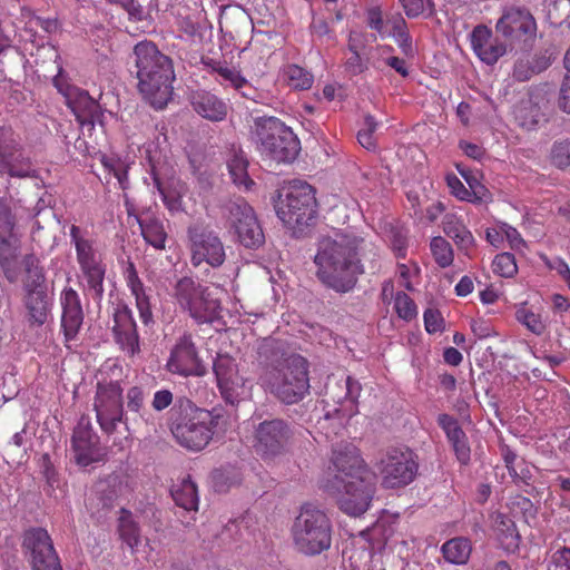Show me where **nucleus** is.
<instances>
[{
  "instance_id": "obj_22",
  "label": "nucleus",
  "mask_w": 570,
  "mask_h": 570,
  "mask_svg": "<svg viewBox=\"0 0 570 570\" xmlns=\"http://www.w3.org/2000/svg\"><path fill=\"white\" fill-rule=\"evenodd\" d=\"M112 330L117 344L125 353L134 356L140 351L137 325L128 306L116 308Z\"/></svg>"
},
{
  "instance_id": "obj_18",
  "label": "nucleus",
  "mask_w": 570,
  "mask_h": 570,
  "mask_svg": "<svg viewBox=\"0 0 570 570\" xmlns=\"http://www.w3.org/2000/svg\"><path fill=\"white\" fill-rule=\"evenodd\" d=\"M190 243V261L197 267L203 263L216 268L225 262V248L218 235L202 225L195 224L188 227Z\"/></svg>"
},
{
  "instance_id": "obj_48",
  "label": "nucleus",
  "mask_w": 570,
  "mask_h": 570,
  "mask_svg": "<svg viewBox=\"0 0 570 570\" xmlns=\"http://www.w3.org/2000/svg\"><path fill=\"white\" fill-rule=\"evenodd\" d=\"M394 309L399 317L410 321L416 316V305L413 299L404 292L396 293L394 297Z\"/></svg>"
},
{
  "instance_id": "obj_43",
  "label": "nucleus",
  "mask_w": 570,
  "mask_h": 570,
  "mask_svg": "<svg viewBox=\"0 0 570 570\" xmlns=\"http://www.w3.org/2000/svg\"><path fill=\"white\" fill-rule=\"evenodd\" d=\"M100 163L106 170L117 178L119 187L122 190H126L129 186L128 165L122 159L114 155H102L100 157Z\"/></svg>"
},
{
  "instance_id": "obj_24",
  "label": "nucleus",
  "mask_w": 570,
  "mask_h": 570,
  "mask_svg": "<svg viewBox=\"0 0 570 570\" xmlns=\"http://www.w3.org/2000/svg\"><path fill=\"white\" fill-rule=\"evenodd\" d=\"M8 131L0 129V171L14 177H29L33 169L30 161L22 157L13 140L8 139Z\"/></svg>"
},
{
  "instance_id": "obj_59",
  "label": "nucleus",
  "mask_w": 570,
  "mask_h": 570,
  "mask_svg": "<svg viewBox=\"0 0 570 570\" xmlns=\"http://www.w3.org/2000/svg\"><path fill=\"white\" fill-rule=\"evenodd\" d=\"M139 317L145 325L154 323L149 298L146 294L135 297Z\"/></svg>"
},
{
  "instance_id": "obj_36",
  "label": "nucleus",
  "mask_w": 570,
  "mask_h": 570,
  "mask_svg": "<svg viewBox=\"0 0 570 570\" xmlns=\"http://www.w3.org/2000/svg\"><path fill=\"white\" fill-rule=\"evenodd\" d=\"M171 497L177 505L187 511H196L198 509L197 487L189 476L184 478L173 488Z\"/></svg>"
},
{
  "instance_id": "obj_37",
  "label": "nucleus",
  "mask_w": 570,
  "mask_h": 570,
  "mask_svg": "<svg viewBox=\"0 0 570 570\" xmlns=\"http://www.w3.org/2000/svg\"><path fill=\"white\" fill-rule=\"evenodd\" d=\"M147 158L151 166L153 171V179L156 188L158 189L159 194L161 195L163 202L165 203L166 207L170 212H178L181 208V202L180 198L171 195L170 193H167L164 187L161 186V183L156 174L155 164L160 160V151L157 150V148H154L153 144H148L145 147Z\"/></svg>"
},
{
  "instance_id": "obj_10",
  "label": "nucleus",
  "mask_w": 570,
  "mask_h": 570,
  "mask_svg": "<svg viewBox=\"0 0 570 570\" xmlns=\"http://www.w3.org/2000/svg\"><path fill=\"white\" fill-rule=\"evenodd\" d=\"M278 218L288 227H303L311 224L316 215V199L313 187L301 180L293 181L276 205Z\"/></svg>"
},
{
  "instance_id": "obj_27",
  "label": "nucleus",
  "mask_w": 570,
  "mask_h": 570,
  "mask_svg": "<svg viewBox=\"0 0 570 570\" xmlns=\"http://www.w3.org/2000/svg\"><path fill=\"white\" fill-rule=\"evenodd\" d=\"M547 100L540 95H530L522 99L514 108V118L517 122L527 130L535 129L537 126L546 121Z\"/></svg>"
},
{
  "instance_id": "obj_42",
  "label": "nucleus",
  "mask_w": 570,
  "mask_h": 570,
  "mask_svg": "<svg viewBox=\"0 0 570 570\" xmlns=\"http://www.w3.org/2000/svg\"><path fill=\"white\" fill-rule=\"evenodd\" d=\"M515 318L535 335H542L547 328L541 315L533 312L527 303H522L517 307Z\"/></svg>"
},
{
  "instance_id": "obj_50",
  "label": "nucleus",
  "mask_w": 570,
  "mask_h": 570,
  "mask_svg": "<svg viewBox=\"0 0 570 570\" xmlns=\"http://www.w3.org/2000/svg\"><path fill=\"white\" fill-rule=\"evenodd\" d=\"M548 570H570V548L557 549L550 557Z\"/></svg>"
},
{
  "instance_id": "obj_32",
  "label": "nucleus",
  "mask_w": 570,
  "mask_h": 570,
  "mask_svg": "<svg viewBox=\"0 0 570 570\" xmlns=\"http://www.w3.org/2000/svg\"><path fill=\"white\" fill-rule=\"evenodd\" d=\"M24 306L28 311L30 324L41 326L47 322L51 299L47 291L29 292L24 295Z\"/></svg>"
},
{
  "instance_id": "obj_46",
  "label": "nucleus",
  "mask_w": 570,
  "mask_h": 570,
  "mask_svg": "<svg viewBox=\"0 0 570 570\" xmlns=\"http://www.w3.org/2000/svg\"><path fill=\"white\" fill-rule=\"evenodd\" d=\"M492 268L502 277H512L518 272L515 258L510 253L498 254L493 259Z\"/></svg>"
},
{
  "instance_id": "obj_21",
  "label": "nucleus",
  "mask_w": 570,
  "mask_h": 570,
  "mask_svg": "<svg viewBox=\"0 0 570 570\" xmlns=\"http://www.w3.org/2000/svg\"><path fill=\"white\" fill-rule=\"evenodd\" d=\"M61 327L67 343L75 341L83 323V309L79 294L66 287L60 294Z\"/></svg>"
},
{
  "instance_id": "obj_62",
  "label": "nucleus",
  "mask_w": 570,
  "mask_h": 570,
  "mask_svg": "<svg viewBox=\"0 0 570 570\" xmlns=\"http://www.w3.org/2000/svg\"><path fill=\"white\" fill-rule=\"evenodd\" d=\"M391 247L396 257L404 258L407 248L406 235L402 232H395L391 238Z\"/></svg>"
},
{
  "instance_id": "obj_63",
  "label": "nucleus",
  "mask_w": 570,
  "mask_h": 570,
  "mask_svg": "<svg viewBox=\"0 0 570 570\" xmlns=\"http://www.w3.org/2000/svg\"><path fill=\"white\" fill-rule=\"evenodd\" d=\"M400 2L409 18H416L425 10L424 0H400Z\"/></svg>"
},
{
  "instance_id": "obj_5",
  "label": "nucleus",
  "mask_w": 570,
  "mask_h": 570,
  "mask_svg": "<svg viewBox=\"0 0 570 570\" xmlns=\"http://www.w3.org/2000/svg\"><path fill=\"white\" fill-rule=\"evenodd\" d=\"M101 380L97 384L94 407L97 421L106 433H112L122 422V386L120 381L124 368L117 360H107L100 368Z\"/></svg>"
},
{
  "instance_id": "obj_16",
  "label": "nucleus",
  "mask_w": 570,
  "mask_h": 570,
  "mask_svg": "<svg viewBox=\"0 0 570 570\" xmlns=\"http://www.w3.org/2000/svg\"><path fill=\"white\" fill-rule=\"evenodd\" d=\"M227 222L234 229L239 243L247 248H257L264 244L265 236L254 209L243 199L232 200L226 206Z\"/></svg>"
},
{
  "instance_id": "obj_4",
  "label": "nucleus",
  "mask_w": 570,
  "mask_h": 570,
  "mask_svg": "<svg viewBox=\"0 0 570 570\" xmlns=\"http://www.w3.org/2000/svg\"><path fill=\"white\" fill-rule=\"evenodd\" d=\"M175 406L180 415L173 419L171 433L181 446L190 451H202L214 435L225 433L230 425L220 410L197 407L188 399H179Z\"/></svg>"
},
{
  "instance_id": "obj_60",
  "label": "nucleus",
  "mask_w": 570,
  "mask_h": 570,
  "mask_svg": "<svg viewBox=\"0 0 570 570\" xmlns=\"http://www.w3.org/2000/svg\"><path fill=\"white\" fill-rule=\"evenodd\" d=\"M173 402H174L173 393L167 389H163V390H158L155 392L153 401H151V406L155 411L160 412V411L166 410L169 405H171Z\"/></svg>"
},
{
  "instance_id": "obj_51",
  "label": "nucleus",
  "mask_w": 570,
  "mask_h": 570,
  "mask_svg": "<svg viewBox=\"0 0 570 570\" xmlns=\"http://www.w3.org/2000/svg\"><path fill=\"white\" fill-rule=\"evenodd\" d=\"M390 37H392L395 40L404 56L410 58L414 57L415 50L407 27L396 32H390Z\"/></svg>"
},
{
  "instance_id": "obj_8",
  "label": "nucleus",
  "mask_w": 570,
  "mask_h": 570,
  "mask_svg": "<svg viewBox=\"0 0 570 570\" xmlns=\"http://www.w3.org/2000/svg\"><path fill=\"white\" fill-rule=\"evenodd\" d=\"M173 296L179 307L188 312L197 323H213L219 317L222 309L219 299L191 277L178 279L174 286Z\"/></svg>"
},
{
  "instance_id": "obj_7",
  "label": "nucleus",
  "mask_w": 570,
  "mask_h": 570,
  "mask_svg": "<svg viewBox=\"0 0 570 570\" xmlns=\"http://www.w3.org/2000/svg\"><path fill=\"white\" fill-rule=\"evenodd\" d=\"M253 139L262 156L277 163L293 161L301 149L299 140L293 130L274 117L255 121Z\"/></svg>"
},
{
  "instance_id": "obj_34",
  "label": "nucleus",
  "mask_w": 570,
  "mask_h": 570,
  "mask_svg": "<svg viewBox=\"0 0 570 570\" xmlns=\"http://www.w3.org/2000/svg\"><path fill=\"white\" fill-rule=\"evenodd\" d=\"M247 167L248 160L244 151L240 149H233L227 160V168L233 183L238 187H243L245 190H248L254 184L248 176Z\"/></svg>"
},
{
  "instance_id": "obj_15",
  "label": "nucleus",
  "mask_w": 570,
  "mask_h": 570,
  "mask_svg": "<svg viewBox=\"0 0 570 570\" xmlns=\"http://www.w3.org/2000/svg\"><path fill=\"white\" fill-rule=\"evenodd\" d=\"M21 548L32 570H62L52 539L43 528H30L22 534Z\"/></svg>"
},
{
  "instance_id": "obj_35",
  "label": "nucleus",
  "mask_w": 570,
  "mask_h": 570,
  "mask_svg": "<svg viewBox=\"0 0 570 570\" xmlns=\"http://www.w3.org/2000/svg\"><path fill=\"white\" fill-rule=\"evenodd\" d=\"M26 276L23 278L24 293L47 291L46 276L39 259L35 255H27L23 261Z\"/></svg>"
},
{
  "instance_id": "obj_41",
  "label": "nucleus",
  "mask_w": 570,
  "mask_h": 570,
  "mask_svg": "<svg viewBox=\"0 0 570 570\" xmlns=\"http://www.w3.org/2000/svg\"><path fill=\"white\" fill-rule=\"evenodd\" d=\"M430 250L439 267L446 268L453 264L454 250L444 237H432L430 240Z\"/></svg>"
},
{
  "instance_id": "obj_1",
  "label": "nucleus",
  "mask_w": 570,
  "mask_h": 570,
  "mask_svg": "<svg viewBox=\"0 0 570 570\" xmlns=\"http://www.w3.org/2000/svg\"><path fill=\"white\" fill-rule=\"evenodd\" d=\"M377 257L375 246L357 235L334 233L318 239L314 263L317 277L323 284L336 292L346 293L355 286L366 263L372 272L377 268Z\"/></svg>"
},
{
  "instance_id": "obj_44",
  "label": "nucleus",
  "mask_w": 570,
  "mask_h": 570,
  "mask_svg": "<svg viewBox=\"0 0 570 570\" xmlns=\"http://www.w3.org/2000/svg\"><path fill=\"white\" fill-rule=\"evenodd\" d=\"M288 86L297 90H307L312 87L313 75L297 65H291L285 69Z\"/></svg>"
},
{
  "instance_id": "obj_30",
  "label": "nucleus",
  "mask_w": 570,
  "mask_h": 570,
  "mask_svg": "<svg viewBox=\"0 0 570 570\" xmlns=\"http://www.w3.org/2000/svg\"><path fill=\"white\" fill-rule=\"evenodd\" d=\"M210 68L212 72L216 76V81L223 87H232L239 91L243 97L252 98L253 88L235 67L228 66L226 62L214 61L210 63Z\"/></svg>"
},
{
  "instance_id": "obj_49",
  "label": "nucleus",
  "mask_w": 570,
  "mask_h": 570,
  "mask_svg": "<svg viewBox=\"0 0 570 570\" xmlns=\"http://www.w3.org/2000/svg\"><path fill=\"white\" fill-rule=\"evenodd\" d=\"M16 219L11 213L10 206L0 199V238L16 235Z\"/></svg>"
},
{
  "instance_id": "obj_12",
  "label": "nucleus",
  "mask_w": 570,
  "mask_h": 570,
  "mask_svg": "<svg viewBox=\"0 0 570 570\" xmlns=\"http://www.w3.org/2000/svg\"><path fill=\"white\" fill-rule=\"evenodd\" d=\"M414 453L405 448H392L386 451L379 464L382 487L399 489L410 484L417 473Z\"/></svg>"
},
{
  "instance_id": "obj_56",
  "label": "nucleus",
  "mask_w": 570,
  "mask_h": 570,
  "mask_svg": "<svg viewBox=\"0 0 570 570\" xmlns=\"http://www.w3.org/2000/svg\"><path fill=\"white\" fill-rule=\"evenodd\" d=\"M446 183L451 193L461 200H470L472 191L455 175H448Z\"/></svg>"
},
{
  "instance_id": "obj_29",
  "label": "nucleus",
  "mask_w": 570,
  "mask_h": 570,
  "mask_svg": "<svg viewBox=\"0 0 570 570\" xmlns=\"http://www.w3.org/2000/svg\"><path fill=\"white\" fill-rule=\"evenodd\" d=\"M442 229L450 237L458 249L470 257L475 246V238L465 224L455 214H445L442 219Z\"/></svg>"
},
{
  "instance_id": "obj_64",
  "label": "nucleus",
  "mask_w": 570,
  "mask_h": 570,
  "mask_svg": "<svg viewBox=\"0 0 570 570\" xmlns=\"http://www.w3.org/2000/svg\"><path fill=\"white\" fill-rule=\"evenodd\" d=\"M559 107L570 114V75L566 76L560 89Z\"/></svg>"
},
{
  "instance_id": "obj_61",
  "label": "nucleus",
  "mask_w": 570,
  "mask_h": 570,
  "mask_svg": "<svg viewBox=\"0 0 570 570\" xmlns=\"http://www.w3.org/2000/svg\"><path fill=\"white\" fill-rule=\"evenodd\" d=\"M111 3H119L128 12L129 17L134 20L144 19V8L136 0H107Z\"/></svg>"
},
{
  "instance_id": "obj_11",
  "label": "nucleus",
  "mask_w": 570,
  "mask_h": 570,
  "mask_svg": "<svg viewBox=\"0 0 570 570\" xmlns=\"http://www.w3.org/2000/svg\"><path fill=\"white\" fill-rule=\"evenodd\" d=\"M325 488L335 497L340 510L352 517L365 513L375 494V482L371 473L343 482L326 483Z\"/></svg>"
},
{
  "instance_id": "obj_57",
  "label": "nucleus",
  "mask_w": 570,
  "mask_h": 570,
  "mask_svg": "<svg viewBox=\"0 0 570 570\" xmlns=\"http://www.w3.org/2000/svg\"><path fill=\"white\" fill-rule=\"evenodd\" d=\"M127 407L131 412H139L144 406V391L139 386H132L127 391Z\"/></svg>"
},
{
  "instance_id": "obj_58",
  "label": "nucleus",
  "mask_w": 570,
  "mask_h": 570,
  "mask_svg": "<svg viewBox=\"0 0 570 570\" xmlns=\"http://www.w3.org/2000/svg\"><path fill=\"white\" fill-rule=\"evenodd\" d=\"M504 239L509 243L510 247L514 250H522L525 247V242L521 234L512 226L503 223Z\"/></svg>"
},
{
  "instance_id": "obj_19",
  "label": "nucleus",
  "mask_w": 570,
  "mask_h": 570,
  "mask_svg": "<svg viewBox=\"0 0 570 570\" xmlns=\"http://www.w3.org/2000/svg\"><path fill=\"white\" fill-rule=\"evenodd\" d=\"M328 469L333 471V476L327 483L370 474L357 448L352 443H340L333 449Z\"/></svg>"
},
{
  "instance_id": "obj_47",
  "label": "nucleus",
  "mask_w": 570,
  "mask_h": 570,
  "mask_svg": "<svg viewBox=\"0 0 570 570\" xmlns=\"http://www.w3.org/2000/svg\"><path fill=\"white\" fill-rule=\"evenodd\" d=\"M377 127L379 122L374 119V117L367 115L364 118V125L363 128L360 129L357 134V140L367 150L374 149L376 146V139L374 137V134Z\"/></svg>"
},
{
  "instance_id": "obj_2",
  "label": "nucleus",
  "mask_w": 570,
  "mask_h": 570,
  "mask_svg": "<svg viewBox=\"0 0 570 570\" xmlns=\"http://www.w3.org/2000/svg\"><path fill=\"white\" fill-rule=\"evenodd\" d=\"M261 354L258 384L285 404L302 401L309 390L307 361L284 352L274 341L265 342Z\"/></svg>"
},
{
  "instance_id": "obj_40",
  "label": "nucleus",
  "mask_w": 570,
  "mask_h": 570,
  "mask_svg": "<svg viewBox=\"0 0 570 570\" xmlns=\"http://www.w3.org/2000/svg\"><path fill=\"white\" fill-rule=\"evenodd\" d=\"M141 235L145 240L157 249L165 247L166 232L163 223L157 218L138 219Z\"/></svg>"
},
{
  "instance_id": "obj_45",
  "label": "nucleus",
  "mask_w": 570,
  "mask_h": 570,
  "mask_svg": "<svg viewBox=\"0 0 570 570\" xmlns=\"http://www.w3.org/2000/svg\"><path fill=\"white\" fill-rule=\"evenodd\" d=\"M549 159L559 169H570V140H556L551 146Z\"/></svg>"
},
{
  "instance_id": "obj_38",
  "label": "nucleus",
  "mask_w": 570,
  "mask_h": 570,
  "mask_svg": "<svg viewBox=\"0 0 570 570\" xmlns=\"http://www.w3.org/2000/svg\"><path fill=\"white\" fill-rule=\"evenodd\" d=\"M472 547L466 538H453L442 546L444 559L453 564H464L470 558Z\"/></svg>"
},
{
  "instance_id": "obj_3",
  "label": "nucleus",
  "mask_w": 570,
  "mask_h": 570,
  "mask_svg": "<svg viewBox=\"0 0 570 570\" xmlns=\"http://www.w3.org/2000/svg\"><path fill=\"white\" fill-rule=\"evenodd\" d=\"M138 89L155 109H163L171 99L175 79L171 60L151 41H140L134 48Z\"/></svg>"
},
{
  "instance_id": "obj_54",
  "label": "nucleus",
  "mask_w": 570,
  "mask_h": 570,
  "mask_svg": "<svg viewBox=\"0 0 570 570\" xmlns=\"http://www.w3.org/2000/svg\"><path fill=\"white\" fill-rule=\"evenodd\" d=\"M550 65V59H543L540 66L537 67V69L527 68V65L523 61H518L513 69V76L515 79L520 81L528 80L533 72H539L543 69H546Z\"/></svg>"
},
{
  "instance_id": "obj_20",
  "label": "nucleus",
  "mask_w": 570,
  "mask_h": 570,
  "mask_svg": "<svg viewBox=\"0 0 570 570\" xmlns=\"http://www.w3.org/2000/svg\"><path fill=\"white\" fill-rule=\"evenodd\" d=\"M167 368L169 372L181 376L204 374V367L190 334H184L178 338L167 361Z\"/></svg>"
},
{
  "instance_id": "obj_25",
  "label": "nucleus",
  "mask_w": 570,
  "mask_h": 570,
  "mask_svg": "<svg viewBox=\"0 0 570 570\" xmlns=\"http://www.w3.org/2000/svg\"><path fill=\"white\" fill-rule=\"evenodd\" d=\"M471 46L475 55L487 65H494L507 52V45L493 38L487 26H476L471 33Z\"/></svg>"
},
{
  "instance_id": "obj_52",
  "label": "nucleus",
  "mask_w": 570,
  "mask_h": 570,
  "mask_svg": "<svg viewBox=\"0 0 570 570\" xmlns=\"http://www.w3.org/2000/svg\"><path fill=\"white\" fill-rule=\"evenodd\" d=\"M125 279L127 286L130 288L131 294L136 297L145 293V287L142 282L140 281L138 273L132 263H129L125 271Z\"/></svg>"
},
{
  "instance_id": "obj_13",
  "label": "nucleus",
  "mask_w": 570,
  "mask_h": 570,
  "mask_svg": "<svg viewBox=\"0 0 570 570\" xmlns=\"http://www.w3.org/2000/svg\"><path fill=\"white\" fill-rule=\"evenodd\" d=\"M293 426L283 419L259 422L254 428L253 446L264 459L283 454L293 439Z\"/></svg>"
},
{
  "instance_id": "obj_14",
  "label": "nucleus",
  "mask_w": 570,
  "mask_h": 570,
  "mask_svg": "<svg viewBox=\"0 0 570 570\" xmlns=\"http://www.w3.org/2000/svg\"><path fill=\"white\" fill-rule=\"evenodd\" d=\"M537 21L523 7H507L497 21L495 30L510 46H528L537 36Z\"/></svg>"
},
{
  "instance_id": "obj_23",
  "label": "nucleus",
  "mask_w": 570,
  "mask_h": 570,
  "mask_svg": "<svg viewBox=\"0 0 570 570\" xmlns=\"http://www.w3.org/2000/svg\"><path fill=\"white\" fill-rule=\"evenodd\" d=\"M71 449L76 462L81 466H87L100 460L98 436L94 433L89 423L80 421L77 424L71 438Z\"/></svg>"
},
{
  "instance_id": "obj_53",
  "label": "nucleus",
  "mask_w": 570,
  "mask_h": 570,
  "mask_svg": "<svg viewBox=\"0 0 570 570\" xmlns=\"http://www.w3.org/2000/svg\"><path fill=\"white\" fill-rule=\"evenodd\" d=\"M367 26L377 31L382 38L390 37V31L385 27V18L382 17L379 9L374 8L367 12Z\"/></svg>"
},
{
  "instance_id": "obj_33",
  "label": "nucleus",
  "mask_w": 570,
  "mask_h": 570,
  "mask_svg": "<svg viewBox=\"0 0 570 570\" xmlns=\"http://www.w3.org/2000/svg\"><path fill=\"white\" fill-rule=\"evenodd\" d=\"M345 396L344 402L341 407H336L333 412H326L324 415V420H332L337 416L340 420V425H343L344 421L352 417L357 413L356 401L361 394V384L358 381L354 380L351 376H347L345 380Z\"/></svg>"
},
{
  "instance_id": "obj_39",
  "label": "nucleus",
  "mask_w": 570,
  "mask_h": 570,
  "mask_svg": "<svg viewBox=\"0 0 570 570\" xmlns=\"http://www.w3.org/2000/svg\"><path fill=\"white\" fill-rule=\"evenodd\" d=\"M118 532L121 540L135 549L140 543V529L130 511L122 509L118 519Z\"/></svg>"
},
{
  "instance_id": "obj_26",
  "label": "nucleus",
  "mask_w": 570,
  "mask_h": 570,
  "mask_svg": "<svg viewBox=\"0 0 570 570\" xmlns=\"http://www.w3.org/2000/svg\"><path fill=\"white\" fill-rule=\"evenodd\" d=\"M68 106L81 127L89 126L94 128L96 124H101L100 106L87 91L73 89L68 98Z\"/></svg>"
},
{
  "instance_id": "obj_31",
  "label": "nucleus",
  "mask_w": 570,
  "mask_h": 570,
  "mask_svg": "<svg viewBox=\"0 0 570 570\" xmlns=\"http://www.w3.org/2000/svg\"><path fill=\"white\" fill-rule=\"evenodd\" d=\"M20 242L18 235L0 238V266L10 283L18 281Z\"/></svg>"
},
{
  "instance_id": "obj_28",
  "label": "nucleus",
  "mask_w": 570,
  "mask_h": 570,
  "mask_svg": "<svg viewBox=\"0 0 570 570\" xmlns=\"http://www.w3.org/2000/svg\"><path fill=\"white\" fill-rule=\"evenodd\" d=\"M194 110L212 121H220L227 116V104L207 90H198L190 98Z\"/></svg>"
},
{
  "instance_id": "obj_9",
  "label": "nucleus",
  "mask_w": 570,
  "mask_h": 570,
  "mask_svg": "<svg viewBox=\"0 0 570 570\" xmlns=\"http://www.w3.org/2000/svg\"><path fill=\"white\" fill-rule=\"evenodd\" d=\"M70 238L75 244L77 261L86 281L85 291L94 301L100 302L105 293L104 279L106 274L102 256L92 240L81 236L78 226L72 225L70 227Z\"/></svg>"
},
{
  "instance_id": "obj_55",
  "label": "nucleus",
  "mask_w": 570,
  "mask_h": 570,
  "mask_svg": "<svg viewBox=\"0 0 570 570\" xmlns=\"http://www.w3.org/2000/svg\"><path fill=\"white\" fill-rule=\"evenodd\" d=\"M443 318L439 311L426 309L424 312V325L428 333L433 334L443 330Z\"/></svg>"
},
{
  "instance_id": "obj_6",
  "label": "nucleus",
  "mask_w": 570,
  "mask_h": 570,
  "mask_svg": "<svg viewBox=\"0 0 570 570\" xmlns=\"http://www.w3.org/2000/svg\"><path fill=\"white\" fill-rule=\"evenodd\" d=\"M291 532L295 550L304 556H318L331 548L333 533L331 519L325 511L313 504L301 508Z\"/></svg>"
},
{
  "instance_id": "obj_17",
  "label": "nucleus",
  "mask_w": 570,
  "mask_h": 570,
  "mask_svg": "<svg viewBox=\"0 0 570 570\" xmlns=\"http://www.w3.org/2000/svg\"><path fill=\"white\" fill-rule=\"evenodd\" d=\"M217 386L225 402L237 405L250 399L252 385L238 373L237 364L228 355H218L213 364Z\"/></svg>"
}]
</instances>
